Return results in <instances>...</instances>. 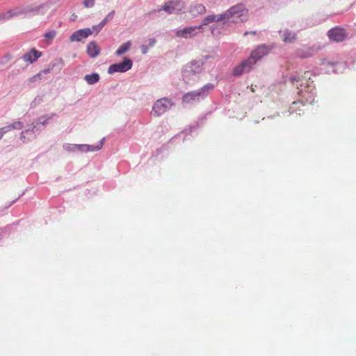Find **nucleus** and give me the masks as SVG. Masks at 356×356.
I'll return each mask as SVG.
<instances>
[{
    "instance_id": "17",
    "label": "nucleus",
    "mask_w": 356,
    "mask_h": 356,
    "mask_svg": "<svg viewBox=\"0 0 356 356\" xmlns=\"http://www.w3.org/2000/svg\"><path fill=\"white\" fill-rule=\"evenodd\" d=\"M84 79L88 84L92 85L99 81V75L97 73H92L91 74H87L84 76Z\"/></svg>"
},
{
    "instance_id": "37",
    "label": "nucleus",
    "mask_w": 356,
    "mask_h": 356,
    "mask_svg": "<svg viewBox=\"0 0 356 356\" xmlns=\"http://www.w3.org/2000/svg\"><path fill=\"white\" fill-rule=\"evenodd\" d=\"M302 92H303V91H302V90L299 91V93H300H300H302Z\"/></svg>"
},
{
    "instance_id": "33",
    "label": "nucleus",
    "mask_w": 356,
    "mask_h": 356,
    "mask_svg": "<svg viewBox=\"0 0 356 356\" xmlns=\"http://www.w3.org/2000/svg\"><path fill=\"white\" fill-rule=\"evenodd\" d=\"M115 15V11H111L110 13H108L106 17L108 18L109 20L112 19L113 16Z\"/></svg>"
},
{
    "instance_id": "16",
    "label": "nucleus",
    "mask_w": 356,
    "mask_h": 356,
    "mask_svg": "<svg viewBox=\"0 0 356 356\" xmlns=\"http://www.w3.org/2000/svg\"><path fill=\"white\" fill-rule=\"evenodd\" d=\"M202 66V63H201V62H197V61L193 62L191 63L190 65L187 66V68H188V70L186 69L185 73H190V72L199 73L201 72Z\"/></svg>"
},
{
    "instance_id": "32",
    "label": "nucleus",
    "mask_w": 356,
    "mask_h": 356,
    "mask_svg": "<svg viewBox=\"0 0 356 356\" xmlns=\"http://www.w3.org/2000/svg\"><path fill=\"white\" fill-rule=\"evenodd\" d=\"M141 51L143 54H146L148 51V47L145 45L141 46Z\"/></svg>"
},
{
    "instance_id": "23",
    "label": "nucleus",
    "mask_w": 356,
    "mask_h": 356,
    "mask_svg": "<svg viewBox=\"0 0 356 356\" xmlns=\"http://www.w3.org/2000/svg\"><path fill=\"white\" fill-rule=\"evenodd\" d=\"M11 130L13 129H22L23 128V123L20 121H17L10 124Z\"/></svg>"
},
{
    "instance_id": "25",
    "label": "nucleus",
    "mask_w": 356,
    "mask_h": 356,
    "mask_svg": "<svg viewBox=\"0 0 356 356\" xmlns=\"http://www.w3.org/2000/svg\"><path fill=\"white\" fill-rule=\"evenodd\" d=\"M102 29L103 27L99 24L97 25L92 26L90 29L92 30V33H95V34H97Z\"/></svg>"
},
{
    "instance_id": "10",
    "label": "nucleus",
    "mask_w": 356,
    "mask_h": 356,
    "mask_svg": "<svg viewBox=\"0 0 356 356\" xmlns=\"http://www.w3.org/2000/svg\"><path fill=\"white\" fill-rule=\"evenodd\" d=\"M229 13L232 17L238 18L243 15L247 16L248 10L245 8L243 4H237L229 9Z\"/></svg>"
},
{
    "instance_id": "26",
    "label": "nucleus",
    "mask_w": 356,
    "mask_h": 356,
    "mask_svg": "<svg viewBox=\"0 0 356 356\" xmlns=\"http://www.w3.org/2000/svg\"><path fill=\"white\" fill-rule=\"evenodd\" d=\"M222 15V21L223 20H227V19H229V18H231V15L229 13V10H227L226 12H225L224 13H222L221 14Z\"/></svg>"
},
{
    "instance_id": "4",
    "label": "nucleus",
    "mask_w": 356,
    "mask_h": 356,
    "mask_svg": "<svg viewBox=\"0 0 356 356\" xmlns=\"http://www.w3.org/2000/svg\"><path fill=\"white\" fill-rule=\"evenodd\" d=\"M132 60L128 58H124L122 62L110 65L108 72L111 74L115 72H125L132 67Z\"/></svg>"
},
{
    "instance_id": "8",
    "label": "nucleus",
    "mask_w": 356,
    "mask_h": 356,
    "mask_svg": "<svg viewBox=\"0 0 356 356\" xmlns=\"http://www.w3.org/2000/svg\"><path fill=\"white\" fill-rule=\"evenodd\" d=\"M253 65L251 60L247 58L234 68L233 73L235 76H240L243 73L250 72Z\"/></svg>"
},
{
    "instance_id": "2",
    "label": "nucleus",
    "mask_w": 356,
    "mask_h": 356,
    "mask_svg": "<svg viewBox=\"0 0 356 356\" xmlns=\"http://www.w3.org/2000/svg\"><path fill=\"white\" fill-rule=\"evenodd\" d=\"M172 105L170 99L163 97L158 99L152 107V113L155 116H160L165 113Z\"/></svg>"
},
{
    "instance_id": "18",
    "label": "nucleus",
    "mask_w": 356,
    "mask_h": 356,
    "mask_svg": "<svg viewBox=\"0 0 356 356\" xmlns=\"http://www.w3.org/2000/svg\"><path fill=\"white\" fill-rule=\"evenodd\" d=\"M131 41H127L120 46L116 51V54L118 56L125 54L131 47Z\"/></svg>"
},
{
    "instance_id": "7",
    "label": "nucleus",
    "mask_w": 356,
    "mask_h": 356,
    "mask_svg": "<svg viewBox=\"0 0 356 356\" xmlns=\"http://www.w3.org/2000/svg\"><path fill=\"white\" fill-rule=\"evenodd\" d=\"M328 37L335 42H342L347 36L346 30L342 28L335 27L328 31Z\"/></svg>"
},
{
    "instance_id": "24",
    "label": "nucleus",
    "mask_w": 356,
    "mask_h": 356,
    "mask_svg": "<svg viewBox=\"0 0 356 356\" xmlns=\"http://www.w3.org/2000/svg\"><path fill=\"white\" fill-rule=\"evenodd\" d=\"M95 0H83V5L86 8H92L95 5Z\"/></svg>"
},
{
    "instance_id": "20",
    "label": "nucleus",
    "mask_w": 356,
    "mask_h": 356,
    "mask_svg": "<svg viewBox=\"0 0 356 356\" xmlns=\"http://www.w3.org/2000/svg\"><path fill=\"white\" fill-rule=\"evenodd\" d=\"M306 79H307L306 76L305 78L302 77L301 79H296L294 76H291L290 78L291 82L293 84H295L297 86L298 88H299V86H302V84L304 83L305 81H306Z\"/></svg>"
},
{
    "instance_id": "1",
    "label": "nucleus",
    "mask_w": 356,
    "mask_h": 356,
    "mask_svg": "<svg viewBox=\"0 0 356 356\" xmlns=\"http://www.w3.org/2000/svg\"><path fill=\"white\" fill-rule=\"evenodd\" d=\"M213 88V85L209 84L204 86L197 91L190 92L185 94L182 97L184 103L189 104L193 102L199 101L201 95H206L207 90H211Z\"/></svg>"
},
{
    "instance_id": "12",
    "label": "nucleus",
    "mask_w": 356,
    "mask_h": 356,
    "mask_svg": "<svg viewBox=\"0 0 356 356\" xmlns=\"http://www.w3.org/2000/svg\"><path fill=\"white\" fill-rule=\"evenodd\" d=\"M316 51V49L314 47H304L298 50L297 54L300 58H306L312 56Z\"/></svg>"
},
{
    "instance_id": "3",
    "label": "nucleus",
    "mask_w": 356,
    "mask_h": 356,
    "mask_svg": "<svg viewBox=\"0 0 356 356\" xmlns=\"http://www.w3.org/2000/svg\"><path fill=\"white\" fill-rule=\"evenodd\" d=\"M185 8L182 1H171L166 2L159 10H164L168 14H177Z\"/></svg>"
},
{
    "instance_id": "6",
    "label": "nucleus",
    "mask_w": 356,
    "mask_h": 356,
    "mask_svg": "<svg viewBox=\"0 0 356 356\" xmlns=\"http://www.w3.org/2000/svg\"><path fill=\"white\" fill-rule=\"evenodd\" d=\"M271 50V47L266 45H260L257 47L254 51H252L250 54V57L248 58L253 65H254L259 60L263 58L265 55H266Z\"/></svg>"
},
{
    "instance_id": "13",
    "label": "nucleus",
    "mask_w": 356,
    "mask_h": 356,
    "mask_svg": "<svg viewBox=\"0 0 356 356\" xmlns=\"http://www.w3.org/2000/svg\"><path fill=\"white\" fill-rule=\"evenodd\" d=\"M42 53L39 51L32 49L30 51L26 53L23 56V60L26 62L33 63L39 57H40Z\"/></svg>"
},
{
    "instance_id": "29",
    "label": "nucleus",
    "mask_w": 356,
    "mask_h": 356,
    "mask_svg": "<svg viewBox=\"0 0 356 356\" xmlns=\"http://www.w3.org/2000/svg\"><path fill=\"white\" fill-rule=\"evenodd\" d=\"M108 21H109L108 18L106 17H105V18H104V19H103V20L99 23V24H100L102 27H104V26L106 24V23H107Z\"/></svg>"
},
{
    "instance_id": "36",
    "label": "nucleus",
    "mask_w": 356,
    "mask_h": 356,
    "mask_svg": "<svg viewBox=\"0 0 356 356\" xmlns=\"http://www.w3.org/2000/svg\"><path fill=\"white\" fill-rule=\"evenodd\" d=\"M307 74H309V72H307L305 73V76H302L303 78H305V76L307 77V79L305 81H307V82H309L310 81V77H308L307 76H306Z\"/></svg>"
},
{
    "instance_id": "22",
    "label": "nucleus",
    "mask_w": 356,
    "mask_h": 356,
    "mask_svg": "<svg viewBox=\"0 0 356 356\" xmlns=\"http://www.w3.org/2000/svg\"><path fill=\"white\" fill-rule=\"evenodd\" d=\"M56 31L55 30H51L44 34V38L47 42L50 43L51 41L56 37Z\"/></svg>"
},
{
    "instance_id": "15",
    "label": "nucleus",
    "mask_w": 356,
    "mask_h": 356,
    "mask_svg": "<svg viewBox=\"0 0 356 356\" xmlns=\"http://www.w3.org/2000/svg\"><path fill=\"white\" fill-rule=\"evenodd\" d=\"M100 51V49L97 44L92 41L88 43L87 46V53L91 58L96 57Z\"/></svg>"
},
{
    "instance_id": "34",
    "label": "nucleus",
    "mask_w": 356,
    "mask_h": 356,
    "mask_svg": "<svg viewBox=\"0 0 356 356\" xmlns=\"http://www.w3.org/2000/svg\"><path fill=\"white\" fill-rule=\"evenodd\" d=\"M216 22H219L222 21V18L221 14L216 15Z\"/></svg>"
},
{
    "instance_id": "30",
    "label": "nucleus",
    "mask_w": 356,
    "mask_h": 356,
    "mask_svg": "<svg viewBox=\"0 0 356 356\" xmlns=\"http://www.w3.org/2000/svg\"><path fill=\"white\" fill-rule=\"evenodd\" d=\"M156 42V40L154 38H150L149 40V46L153 47Z\"/></svg>"
},
{
    "instance_id": "21",
    "label": "nucleus",
    "mask_w": 356,
    "mask_h": 356,
    "mask_svg": "<svg viewBox=\"0 0 356 356\" xmlns=\"http://www.w3.org/2000/svg\"><path fill=\"white\" fill-rule=\"evenodd\" d=\"M216 22V15H208L206 17L204 18V19L202 20V26L203 25H208L210 23H212V22Z\"/></svg>"
},
{
    "instance_id": "5",
    "label": "nucleus",
    "mask_w": 356,
    "mask_h": 356,
    "mask_svg": "<svg viewBox=\"0 0 356 356\" xmlns=\"http://www.w3.org/2000/svg\"><path fill=\"white\" fill-rule=\"evenodd\" d=\"M202 25L186 27L183 29L178 30L176 32V36L182 38H191L195 37L200 33Z\"/></svg>"
},
{
    "instance_id": "35",
    "label": "nucleus",
    "mask_w": 356,
    "mask_h": 356,
    "mask_svg": "<svg viewBox=\"0 0 356 356\" xmlns=\"http://www.w3.org/2000/svg\"><path fill=\"white\" fill-rule=\"evenodd\" d=\"M249 33H251V34H253V35H256L257 34V32L255 31H252V32H248V31H245L243 34L244 36H247Z\"/></svg>"
},
{
    "instance_id": "11",
    "label": "nucleus",
    "mask_w": 356,
    "mask_h": 356,
    "mask_svg": "<svg viewBox=\"0 0 356 356\" xmlns=\"http://www.w3.org/2000/svg\"><path fill=\"white\" fill-rule=\"evenodd\" d=\"M103 145V140L100 142L99 145L97 146H90V145H74L73 147H70V145H67L64 146L65 149L69 151L74 150L75 149H84L86 151H97L102 148Z\"/></svg>"
},
{
    "instance_id": "14",
    "label": "nucleus",
    "mask_w": 356,
    "mask_h": 356,
    "mask_svg": "<svg viewBox=\"0 0 356 356\" xmlns=\"http://www.w3.org/2000/svg\"><path fill=\"white\" fill-rule=\"evenodd\" d=\"M206 11V7L201 3L191 6L189 9V13L191 14L193 17H195L199 15L204 14Z\"/></svg>"
},
{
    "instance_id": "31",
    "label": "nucleus",
    "mask_w": 356,
    "mask_h": 356,
    "mask_svg": "<svg viewBox=\"0 0 356 356\" xmlns=\"http://www.w3.org/2000/svg\"><path fill=\"white\" fill-rule=\"evenodd\" d=\"M47 72H48V70H47V71H42V72H40V73L37 74L36 75H35L33 77H32V79H33V80H34V79H35L36 78H40V77H41V76H42V73H47Z\"/></svg>"
},
{
    "instance_id": "28",
    "label": "nucleus",
    "mask_w": 356,
    "mask_h": 356,
    "mask_svg": "<svg viewBox=\"0 0 356 356\" xmlns=\"http://www.w3.org/2000/svg\"><path fill=\"white\" fill-rule=\"evenodd\" d=\"M108 21H109L108 18L106 17H105V18H104V19H103V20L99 23V24H100L102 27H104V26L106 24V23H107Z\"/></svg>"
},
{
    "instance_id": "19",
    "label": "nucleus",
    "mask_w": 356,
    "mask_h": 356,
    "mask_svg": "<svg viewBox=\"0 0 356 356\" xmlns=\"http://www.w3.org/2000/svg\"><path fill=\"white\" fill-rule=\"evenodd\" d=\"M296 39V35L295 33H291L290 31H285L283 35V40L285 42H292Z\"/></svg>"
},
{
    "instance_id": "9",
    "label": "nucleus",
    "mask_w": 356,
    "mask_h": 356,
    "mask_svg": "<svg viewBox=\"0 0 356 356\" xmlns=\"http://www.w3.org/2000/svg\"><path fill=\"white\" fill-rule=\"evenodd\" d=\"M92 34V31L90 28L80 29L73 33L70 37L71 42H80L82 39L88 38Z\"/></svg>"
},
{
    "instance_id": "27",
    "label": "nucleus",
    "mask_w": 356,
    "mask_h": 356,
    "mask_svg": "<svg viewBox=\"0 0 356 356\" xmlns=\"http://www.w3.org/2000/svg\"><path fill=\"white\" fill-rule=\"evenodd\" d=\"M1 131L2 132V134L4 135L6 133H8L11 131V128L10 124L7 125L6 127H3L0 129Z\"/></svg>"
}]
</instances>
